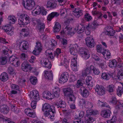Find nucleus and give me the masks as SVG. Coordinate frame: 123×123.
<instances>
[{
    "label": "nucleus",
    "instance_id": "obj_60",
    "mask_svg": "<svg viewBox=\"0 0 123 123\" xmlns=\"http://www.w3.org/2000/svg\"><path fill=\"white\" fill-rule=\"evenodd\" d=\"M0 42L4 44L8 43V42L6 41L5 39L1 37L0 38Z\"/></svg>",
    "mask_w": 123,
    "mask_h": 123
},
{
    "label": "nucleus",
    "instance_id": "obj_53",
    "mask_svg": "<svg viewBox=\"0 0 123 123\" xmlns=\"http://www.w3.org/2000/svg\"><path fill=\"white\" fill-rule=\"evenodd\" d=\"M98 25L97 23L96 20H94L91 26H92V28L95 29L96 27Z\"/></svg>",
    "mask_w": 123,
    "mask_h": 123
},
{
    "label": "nucleus",
    "instance_id": "obj_36",
    "mask_svg": "<svg viewBox=\"0 0 123 123\" xmlns=\"http://www.w3.org/2000/svg\"><path fill=\"white\" fill-rule=\"evenodd\" d=\"M93 69H94L93 66L91 65L90 67L87 68L85 70L86 72V73L88 74H89L92 73V70Z\"/></svg>",
    "mask_w": 123,
    "mask_h": 123
},
{
    "label": "nucleus",
    "instance_id": "obj_48",
    "mask_svg": "<svg viewBox=\"0 0 123 123\" xmlns=\"http://www.w3.org/2000/svg\"><path fill=\"white\" fill-rule=\"evenodd\" d=\"M92 13L93 15H96L98 14L99 15V16L98 17V18H101V16L102 15V14L98 11H93L92 12Z\"/></svg>",
    "mask_w": 123,
    "mask_h": 123
},
{
    "label": "nucleus",
    "instance_id": "obj_22",
    "mask_svg": "<svg viewBox=\"0 0 123 123\" xmlns=\"http://www.w3.org/2000/svg\"><path fill=\"white\" fill-rule=\"evenodd\" d=\"M59 15V14L57 12H52L48 16L47 20L49 21H51L54 17H57Z\"/></svg>",
    "mask_w": 123,
    "mask_h": 123
},
{
    "label": "nucleus",
    "instance_id": "obj_44",
    "mask_svg": "<svg viewBox=\"0 0 123 123\" xmlns=\"http://www.w3.org/2000/svg\"><path fill=\"white\" fill-rule=\"evenodd\" d=\"M35 9L36 10L35 11V13L38 14L40 13L42 10L41 7L39 6H37Z\"/></svg>",
    "mask_w": 123,
    "mask_h": 123
},
{
    "label": "nucleus",
    "instance_id": "obj_33",
    "mask_svg": "<svg viewBox=\"0 0 123 123\" xmlns=\"http://www.w3.org/2000/svg\"><path fill=\"white\" fill-rule=\"evenodd\" d=\"M123 92V88L122 87L119 86L117 91V94L119 96H121Z\"/></svg>",
    "mask_w": 123,
    "mask_h": 123
},
{
    "label": "nucleus",
    "instance_id": "obj_31",
    "mask_svg": "<svg viewBox=\"0 0 123 123\" xmlns=\"http://www.w3.org/2000/svg\"><path fill=\"white\" fill-rule=\"evenodd\" d=\"M64 92L65 94V96H68L69 94L73 93V90L70 88L65 89L64 90Z\"/></svg>",
    "mask_w": 123,
    "mask_h": 123
},
{
    "label": "nucleus",
    "instance_id": "obj_63",
    "mask_svg": "<svg viewBox=\"0 0 123 123\" xmlns=\"http://www.w3.org/2000/svg\"><path fill=\"white\" fill-rule=\"evenodd\" d=\"M51 45L52 46H56L57 45V42L54 40H52L51 42Z\"/></svg>",
    "mask_w": 123,
    "mask_h": 123
},
{
    "label": "nucleus",
    "instance_id": "obj_1",
    "mask_svg": "<svg viewBox=\"0 0 123 123\" xmlns=\"http://www.w3.org/2000/svg\"><path fill=\"white\" fill-rule=\"evenodd\" d=\"M34 26L37 24L36 28L38 31L41 33H43L45 28V25L44 23L42 22L39 19H34L32 21Z\"/></svg>",
    "mask_w": 123,
    "mask_h": 123
},
{
    "label": "nucleus",
    "instance_id": "obj_58",
    "mask_svg": "<svg viewBox=\"0 0 123 123\" xmlns=\"http://www.w3.org/2000/svg\"><path fill=\"white\" fill-rule=\"evenodd\" d=\"M43 66L49 69H50L51 67V65L50 62H49L48 61V62H47V63H46V64H45V65H44Z\"/></svg>",
    "mask_w": 123,
    "mask_h": 123
},
{
    "label": "nucleus",
    "instance_id": "obj_20",
    "mask_svg": "<svg viewBox=\"0 0 123 123\" xmlns=\"http://www.w3.org/2000/svg\"><path fill=\"white\" fill-rule=\"evenodd\" d=\"M44 76L46 78L50 80H52L53 75L52 73V71H44Z\"/></svg>",
    "mask_w": 123,
    "mask_h": 123
},
{
    "label": "nucleus",
    "instance_id": "obj_4",
    "mask_svg": "<svg viewBox=\"0 0 123 123\" xmlns=\"http://www.w3.org/2000/svg\"><path fill=\"white\" fill-rule=\"evenodd\" d=\"M65 25L66 26L64 29V31H65V32L71 36L75 34V31L74 30H73L72 28L69 27L68 23V21H65Z\"/></svg>",
    "mask_w": 123,
    "mask_h": 123
},
{
    "label": "nucleus",
    "instance_id": "obj_50",
    "mask_svg": "<svg viewBox=\"0 0 123 123\" xmlns=\"http://www.w3.org/2000/svg\"><path fill=\"white\" fill-rule=\"evenodd\" d=\"M98 104L101 107H103L106 106V103L105 102L104 103L98 100Z\"/></svg>",
    "mask_w": 123,
    "mask_h": 123
},
{
    "label": "nucleus",
    "instance_id": "obj_57",
    "mask_svg": "<svg viewBox=\"0 0 123 123\" xmlns=\"http://www.w3.org/2000/svg\"><path fill=\"white\" fill-rule=\"evenodd\" d=\"M83 85V84L81 80H78L77 81V82L76 84V87H79L80 86H82Z\"/></svg>",
    "mask_w": 123,
    "mask_h": 123
},
{
    "label": "nucleus",
    "instance_id": "obj_28",
    "mask_svg": "<svg viewBox=\"0 0 123 123\" xmlns=\"http://www.w3.org/2000/svg\"><path fill=\"white\" fill-rule=\"evenodd\" d=\"M56 5L52 0H50L48 1L47 4V7H50L54 8L56 7Z\"/></svg>",
    "mask_w": 123,
    "mask_h": 123
},
{
    "label": "nucleus",
    "instance_id": "obj_24",
    "mask_svg": "<svg viewBox=\"0 0 123 123\" xmlns=\"http://www.w3.org/2000/svg\"><path fill=\"white\" fill-rule=\"evenodd\" d=\"M0 110L2 113L4 114H7L9 112V109L7 106L4 105L0 107Z\"/></svg>",
    "mask_w": 123,
    "mask_h": 123
},
{
    "label": "nucleus",
    "instance_id": "obj_25",
    "mask_svg": "<svg viewBox=\"0 0 123 123\" xmlns=\"http://www.w3.org/2000/svg\"><path fill=\"white\" fill-rule=\"evenodd\" d=\"M61 29L60 24L59 22H56L53 27V31L55 33L58 32L60 31Z\"/></svg>",
    "mask_w": 123,
    "mask_h": 123
},
{
    "label": "nucleus",
    "instance_id": "obj_39",
    "mask_svg": "<svg viewBox=\"0 0 123 123\" xmlns=\"http://www.w3.org/2000/svg\"><path fill=\"white\" fill-rule=\"evenodd\" d=\"M67 96L68 98H69V101H73L75 99V98L73 95V93L69 94Z\"/></svg>",
    "mask_w": 123,
    "mask_h": 123
},
{
    "label": "nucleus",
    "instance_id": "obj_38",
    "mask_svg": "<svg viewBox=\"0 0 123 123\" xmlns=\"http://www.w3.org/2000/svg\"><path fill=\"white\" fill-rule=\"evenodd\" d=\"M61 50L59 48L56 49L55 51L54 52L53 54L54 56H56L57 58H58L59 56V54L61 53Z\"/></svg>",
    "mask_w": 123,
    "mask_h": 123
},
{
    "label": "nucleus",
    "instance_id": "obj_52",
    "mask_svg": "<svg viewBox=\"0 0 123 123\" xmlns=\"http://www.w3.org/2000/svg\"><path fill=\"white\" fill-rule=\"evenodd\" d=\"M8 19L9 20V22L11 24H14L15 23V19L11 17H8Z\"/></svg>",
    "mask_w": 123,
    "mask_h": 123
},
{
    "label": "nucleus",
    "instance_id": "obj_27",
    "mask_svg": "<svg viewBox=\"0 0 123 123\" xmlns=\"http://www.w3.org/2000/svg\"><path fill=\"white\" fill-rule=\"evenodd\" d=\"M42 95L44 98L48 99H51L52 94L49 92H44L42 94Z\"/></svg>",
    "mask_w": 123,
    "mask_h": 123
},
{
    "label": "nucleus",
    "instance_id": "obj_51",
    "mask_svg": "<svg viewBox=\"0 0 123 123\" xmlns=\"http://www.w3.org/2000/svg\"><path fill=\"white\" fill-rule=\"evenodd\" d=\"M93 69L92 70L94 74L96 75H98L99 74L100 72L99 70L98 69L96 68L93 66Z\"/></svg>",
    "mask_w": 123,
    "mask_h": 123
},
{
    "label": "nucleus",
    "instance_id": "obj_26",
    "mask_svg": "<svg viewBox=\"0 0 123 123\" xmlns=\"http://www.w3.org/2000/svg\"><path fill=\"white\" fill-rule=\"evenodd\" d=\"M8 78L7 74L6 72H3L0 75V79L2 81H6Z\"/></svg>",
    "mask_w": 123,
    "mask_h": 123
},
{
    "label": "nucleus",
    "instance_id": "obj_40",
    "mask_svg": "<svg viewBox=\"0 0 123 123\" xmlns=\"http://www.w3.org/2000/svg\"><path fill=\"white\" fill-rule=\"evenodd\" d=\"M2 29L4 30L5 31L7 32V31H10V30H12V27L10 26H8V25H6L2 27Z\"/></svg>",
    "mask_w": 123,
    "mask_h": 123
},
{
    "label": "nucleus",
    "instance_id": "obj_3",
    "mask_svg": "<svg viewBox=\"0 0 123 123\" xmlns=\"http://www.w3.org/2000/svg\"><path fill=\"white\" fill-rule=\"evenodd\" d=\"M52 108L48 112H45L44 115L46 117L49 115L50 118L51 119H54L56 114L55 111L54 107H52Z\"/></svg>",
    "mask_w": 123,
    "mask_h": 123
},
{
    "label": "nucleus",
    "instance_id": "obj_2",
    "mask_svg": "<svg viewBox=\"0 0 123 123\" xmlns=\"http://www.w3.org/2000/svg\"><path fill=\"white\" fill-rule=\"evenodd\" d=\"M23 5L24 7L28 10L32 9L34 6L35 3L33 0H25Z\"/></svg>",
    "mask_w": 123,
    "mask_h": 123
},
{
    "label": "nucleus",
    "instance_id": "obj_14",
    "mask_svg": "<svg viewBox=\"0 0 123 123\" xmlns=\"http://www.w3.org/2000/svg\"><path fill=\"white\" fill-rule=\"evenodd\" d=\"M82 11L79 8H75L74 11H73V14L76 17L79 18L82 15Z\"/></svg>",
    "mask_w": 123,
    "mask_h": 123
},
{
    "label": "nucleus",
    "instance_id": "obj_43",
    "mask_svg": "<svg viewBox=\"0 0 123 123\" xmlns=\"http://www.w3.org/2000/svg\"><path fill=\"white\" fill-rule=\"evenodd\" d=\"M107 90L110 92H113L114 91V86L113 85H110L107 87Z\"/></svg>",
    "mask_w": 123,
    "mask_h": 123
},
{
    "label": "nucleus",
    "instance_id": "obj_9",
    "mask_svg": "<svg viewBox=\"0 0 123 123\" xmlns=\"http://www.w3.org/2000/svg\"><path fill=\"white\" fill-rule=\"evenodd\" d=\"M9 60L12 65L15 67H17L19 65L18 59L14 56H10Z\"/></svg>",
    "mask_w": 123,
    "mask_h": 123
},
{
    "label": "nucleus",
    "instance_id": "obj_41",
    "mask_svg": "<svg viewBox=\"0 0 123 123\" xmlns=\"http://www.w3.org/2000/svg\"><path fill=\"white\" fill-rule=\"evenodd\" d=\"M11 88L12 90H18L19 92V93L20 92L19 86L15 84H12L11 86Z\"/></svg>",
    "mask_w": 123,
    "mask_h": 123
},
{
    "label": "nucleus",
    "instance_id": "obj_17",
    "mask_svg": "<svg viewBox=\"0 0 123 123\" xmlns=\"http://www.w3.org/2000/svg\"><path fill=\"white\" fill-rule=\"evenodd\" d=\"M81 94L83 97L86 98L89 95L88 90L83 87H81L80 89Z\"/></svg>",
    "mask_w": 123,
    "mask_h": 123
},
{
    "label": "nucleus",
    "instance_id": "obj_8",
    "mask_svg": "<svg viewBox=\"0 0 123 123\" xmlns=\"http://www.w3.org/2000/svg\"><path fill=\"white\" fill-rule=\"evenodd\" d=\"M68 73L67 72H64L61 75L59 82L61 83H64L68 80Z\"/></svg>",
    "mask_w": 123,
    "mask_h": 123
},
{
    "label": "nucleus",
    "instance_id": "obj_47",
    "mask_svg": "<svg viewBox=\"0 0 123 123\" xmlns=\"http://www.w3.org/2000/svg\"><path fill=\"white\" fill-rule=\"evenodd\" d=\"M71 67L73 71H77V64L72 63L71 64Z\"/></svg>",
    "mask_w": 123,
    "mask_h": 123
},
{
    "label": "nucleus",
    "instance_id": "obj_55",
    "mask_svg": "<svg viewBox=\"0 0 123 123\" xmlns=\"http://www.w3.org/2000/svg\"><path fill=\"white\" fill-rule=\"evenodd\" d=\"M37 104V101H33L32 102L31 104V107L33 109H35L36 108V105Z\"/></svg>",
    "mask_w": 123,
    "mask_h": 123
},
{
    "label": "nucleus",
    "instance_id": "obj_19",
    "mask_svg": "<svg viewBox=\"0 0 123 123\" xmlns=\"http://www.w3.org/2000/svg\"><path fill=\"white\" fill-rule=\"evenodd\" d=\"M85 118L86 120L84 121H82V123H92L94 121L93 118L91 116H89L88 114L86 115Z\"/></svg>",
    "mask_w": 123,
    "mask_h": 123
},
{
    "label": "nucleus",
    "instance_id": "obj_11",
    "mask_svg": "<svg viewBox=\"0 0 123 123\" xmlns=\"http://www.w3.org/2000/svg\"><path fill=\"white\" fill-rule=\"evenodd\" d=\"M95 90L96 92L100 95H102L105 94V89L102 87H100L98 85H97Z\"/></svg>",
    "mask_w": 123,
    "mask_h": 123
},
{
    "label": "nucleus",
    "instance_id": "obj_29",
    "mask_svg": "<svg viewBox=\"0 0 123 123\" xmlns=\"http://www.w3.org/2000/svg\"><path fill=\"white\" fill-rule=\"evenodd\" d=\"M84 30V28L83 25L80 24L78 26L76 31L79 34L83 33Z\"/></svg>",
    "mask_w": 123,
    "mask_h": 123
},
{
    "label": "nucleus",
    "instance_id": "obj_12",
    "mask_svg": "<svg viewBox=\"0 0 123 123\" xmlns=\"http://www.w3.org/2000/svg\"><path fill=\"white\" fill-rule=\"evenodd\" d=\"M36 45L35 48L34 50L33 51V53L34 55H37L38 54L37 53L40 52L42 50V46L41 44L39 42L36 43Z\"/></svg>",
    "mask_w": 123,
    "mask_h": 123
},
{
    "label": "nucleus",
    "instance_id": "obj_18",
    "mask_svg": "<svg viewBox=\"0 0 123 123\" xmlns=\"http://www.w3.org/2000/svg\"><path fill=\"white\" fill-rule=\"evenodd\" d=\"M52 107H54L52 106H51L47 103H45L43 105L42 110L43 111L48 112L51 109Z\"/></svg>",
    "mask_w": 123,
    "mask_h": 123
},
{
    "label": "nucleus",
    "instance_id": "obj_46",
    "mask_svg": "<svg viewBox=\"0 0 123 123\" xmlns=\"http://www.w3.org/2000/svg\"><path fill=\"white\" fill-rule=\"evenodd\" d=\"M110 102L114 105H116L118 102L116 98L115 97H112L111 99Z\"/></svg>",
    "mask_w": 123,
    "mask_h": 123
},
{
    "label": "nucleus",
    "instance_id": "obj_34",
    "mask_svg": "<svg viewBox=\"0 0 123 123\" xmlns=\"http://www.w3.org/2000/svg\"><path fill=\"white\" fill-rule=\"evenodd\" d=\"M0 64L1 65L6 64L7 62V59L6 57H1L0 58Z\"/></svg>",
    "mask_w": 123,
    "mask_h": 123
},
{
    "label": "nucleus",
    "instance_id": "obj_21",
    "mask_svg": "<svg viewBox=\"0 0 123 123\" xmlns=\"http://www.w3.org/2000/svg\"><path fill=\"white\" fill-rule=\"evenodd\" d=\"M80 102H81V103H82V104L84 105L88 109H90L93 107V105L91 103L88 102L84 100H82L80 101Z\"/></svg>",
    "mask_w": 123,
    "mask_h": 123
},
{
    "label": "nucleus",
    "instance_id": "obj_62",
    "mask_svg": "<svg viewBox=\"0 0 123 123\" xmlns=\"http://www.w3.org/2000/svg\"><path fill=\"white\" fill-rule=\"evenodd\" d=\"M53 94L55 97L58 98L59 97L60 94V91L56 92H53Z\"/></svg>",
    "mask_w": 123,
    "mask_h": 123
},
{
    "label": "nucleus",
    "instance_id": "obj_45",
    "mask_svg": "<svg viewBox=\"0 0 123 123\" xmlns=\"http://www.w3.org/2000/svg\"><path fill=\"white\" fill-rule=\"evenodd\" d=\"M86 84L87 85L88 87L90 89H92V87L94 85V83L92 80L86 83Z\"/></svg>",
    "mask_w": 123,
    "mask_h": 123
},
{
    "label": "nucleus",
    "instance_id": "obj_13",
    "mask_svg": "<svg viewBox=\"0 0 123 123\" xmlns=\"http://www.w3.org/2000/svg\"><path fill=\"white\" fill-rule=\"evenodd\" d=\"M111 113L109 110H104L101 111L100 115L105 118H108L110 117Z\"/></svg>",
    "mask_w": 123,
    "mask_h": 123
},
{
    "label": "nucleus",
    "instance_id": "obj_32",
    "mask_svg": "<svg viewBox=\"0 0 123 123\" xmlns=\"http://www.w3.org/2000/svg\"><path fill=\"white\" fill-rule=\"evenodd\" d=\"M59 102H57L58 108L59 107L61 108H64L66 107V105L65 102L62 101L61 100H59Z\"/></svg>",
    "mask_w": 123,
    "mask_h": 123
},
{
    "label": "nucleus",
    "instance_id": "obj_30",
    "mask_svg": "<svg viewBox=\"0 0 123 123\" xmlns=\"http://www.w3.org/2000/svg\"><path fill=\"white\" fill-rule=\"evenodd\" d=\"M117 79L119 80L123 79V70L121 69L117 73Z\"/></svg>",
    "mask_w": 123,
    "mask_h": 123
},
{
    "label": "nucleus",
    "instance_id": "obj_56",
    "mask_svg": "<svg viewBox=\"0 0 123 123\" xmlns=\"http://www.w3.org/2000/svg\"><path fill=\"white\" fill-rule=\"evenodd\" d=\"M48 61L47 59H43L41 61V63L42 65L44 66L46 63H47V62Z\"/></svg>",
    "mask_w": 123,
    "mask_h": 123
},
{
    "label": "nucleus",
    "instance_id": "obj_15",
    "mask_svg": "<svg viewBox=\"0 0 123 123\" xmlns=\"http://www.w3.org/2000/svg\"><path fill=\"white\" fill-rule=\"evenodd\" d=\"M107 31L105 32V34L110 36H113L115 33V30L111 29V27L108 26L106 27Z\"/></svg>",
    "mask_w": 123,
    "mask_h": 123
},
{
    "label": "nucleus",
    "instance_id": "obj_64",
    "mask_svg": "<svg viewBox=\"0 0 123 123\" xmlns=\"http://www.w3.org/2000/svg\"><path fill=\"white\" fill-rule=\"evenodd\" d=\"M92 81V78L90 76H88L86 78V83Z\"/></svg>",
    "mask_w": 123,
    "mask_h": 123
},
{
    "label": "nucleus",
    "instance_id": "obj_6",
    "mask_svg": "<svg viewBox=\"0 0 123 123\" xmlns=\"http://www.w3.org/2000/svg\"><path fill=\"white\" fill-rule=\"evenodd\" d=\"M79 53L83 55L86 59H88L90 56L88 50L85 48H80L79 50Z\"/></svg>",
    "mask_w": 123,
    "mask_h": 123
},
{
    "label": "nucleus",
    "instance_id": "obj_35",
    "mask_svg": "<svg viewBox=\"0 0 123 123\" xmlns=\"http://www.w3.org/2000/svg\"><path fill=\"white\" fill-rule=\"evenodd\" d=\"M30 80L31 83L34 85L36 84L37 81V78L33 76L30 77Z\"/></svg>",
    "mask_w": 123,
    "mask_h": 123
},
{
    "label": "nucleus",
    "instance_id": "obj_37",
    "mask_svg": "<svg viewBox=\"0 0 123 123\" xmlns=\"http://www.w3.org/2000/svg\"><path fill=\"white\" fill-rule=\"evenodd\" d=\"M114 61H110L109 63V66L111 68H113L117 64V62H115V61L114 60Z\"/></svg>",
    "mask_w": 123,
    "mask_h": 123
},
{
    "label": "nucleus",
    "instance_id": "obj_7",
    "mask_svg": "<svg viewBox=\"0 0 123 123\" xmlns=\"http://www.w3.org/2000/svg\"><path fill=\"white\" fill-rule=\"evenodd\" d=\"M86 43L87 45L89 47L92 48L94 47L95 43L94 40L91 37H87L85 39Z\"/></svg>",
    "mask_w": 123,
    "mask_h": 123
},
{
    "label": "nucleus",
    "instance_id": "obj_10",
    "mask_svg": "<svg viewBox=\"0 0 123 123\" xmlns=\"http://www.w3.org/2000/svg\"><path fill=\"white\" fill-rule=\"evenodd\" d=\"M28 45L27 42L23 41L20 43L19 48L20 50L23 51L24 50H27L28 49Z\"/></svg>",
    "mask_w": 123,
    "mask_h": 123
},
{
    "label": "nucleus",
    "instance_id": "obj_23",
    "mask_svg": "<svg viewBox=\"0 0 123 123\" xmlns=\"http://www.w3.org/2000/svg\"><path fill=\"white\" fill-rule=\"evenodd\" d=\"M113 76V74L111 73H103L102 74L101 77L104 79L108 80Z\"/></svg>",
    "mask_w": 123,
    "mask_h": 123
},
{
    "label": "nucleus",
    "instance_id": "obj_59",
    "mask_svg": "<svg viewBox=\"0 0 123 123\" xmlns=\"http://www.w3.org/2000/svg\"><path fill=\"white\" fill-rule=\"evenodd\" d=\"M27 115L29 117L34 118L35 117L36 115L34 112H30L29 114H27Z\"/></svg>",
    "mask_w": 123,
    "mask_h": 123
},
{
    "label": "nucleus",
    "instance_id": "obj_42",
    "mask_svg": "<svg viewBox=\"0 0 123 123\" xmlns=\"http://www.w3.org/2000/svg\"><path fill=\"white\" fill-rule=\"evenodd\" d=\"M7 70L9 73L13 75H15V72L13 69L11 67L8 68Z\"/></svg>",
    "mask_w": 123,
    "mask_h": 123
},
{
    "label": "nucleus",
    "instance_id": "obj_5",
    "mask_svg": "<svg viewBox=\"0 0 123 123\" xmlns=\"http://www.w3.org/2000/svg\"><path fill=\"white\" fill-rule=\"evenodd\" d=\"M22 69L25 72L29 71H31L33 68L28 62L27 61H24L22 64Z\"/></svg>",
    "mask_w": 123,
    "mask_h": 123
},
{
    "label": "nucleus",
    "instance_id": "obj_16",
    "mask_svg": "<svg viewBox=\"0 0 123 123\" xmlns=\"http://www.w3.org/2000/svg\"><path fill=\"white\" fill-rule=\"evenodd\" d=\"M30 97L33 98L35 99H39V96L38 94V91L36 90L33 91L30 94Z\"/></svg>",
    "mask_w": 123,
    "mask_h": 123
},
{
    "label": "nucleus",
    "instance_id": "obj_61",
    "mask_svg": "<svg viewBox=\"0 0 123 123\" xmlns=\"http://www.w3.org/2000/svg\"><path fill=\"white\" fill-rule=\"evenodd\" d=\"M24 21V19H19L18 21V24L19 25H24L25 24L24 22L23 21Z\"/></svg>",
    "mask_w": 123,
    "mask_h": 123
},
{
    "label": "nucleus",
    "instance_id": "obj_54",
    "mask_svg": "<svg viewBox=\"0 0 123 123\" xmlns=\"http://www.w3.org/2000/svg\"><path fill=\"white\" fill-rule=\"evenodd\" d=\"M69 51L71 54L74 55H76V53L75 52L74 49V47H71L69 49Z\"/></svg>",
    "mask_w": 123,
    "mask_h": 123
},
{
    "label": "nucleus",
    "instance_id": "obj_49",
    "mask_svg": "<svg viewBox=\"0 0 123 123\" xmlns=\"http://www.w3.org/2000/svg\"><path fill=\"white\" fill-rule=\"evenodd\" d=\"M85 20L87 21H89L92 19L91 16H89L88 14H86L85 15Z\"/></svg>",
    "mask_w": 123,
    "mask_h": 123
}]
</instances>
